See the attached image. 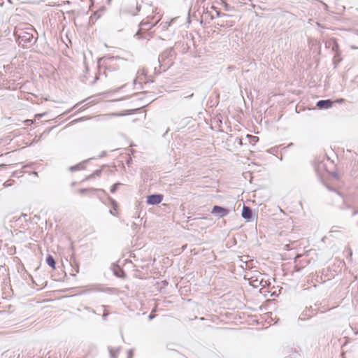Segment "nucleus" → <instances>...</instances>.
Masks as SVG:
<instances>
[{"mask_svg": "<svg viewBox=\"0 0 358 358\" xmlns=\"http://www.w3.org/2000/svg\"><path fill=\"white\" fill-rule=\"evenodd\" d=\"M16 36L20 43H23L24 46L31 47L36 43L38 34L35 29L30 26L24 29L17 31Z\"/></svg>", "mask_w": 358, "mask_h": 358, "instance_id": "1", "label": "nucleus"}, {"mask_svg": "<svg viewBox=\"0 0 358 358\" xmlns=\"http://www.w3.org/2000/svg\"><path fill=\"white\" fill-rule=\"evenodd\" d=\"M174 57V50L173 48H170L159 55L158 62L160 64L161 66H164L165 68L168 69L172 65Z\"/></svg>", "mask_w": 358, "mask_h": 358, "instance_id": "2", "label": "nucleus"}, {"mask_svg": "<svg viewBox=\"0 0 358 358\" xmlns=\"http://www.w3.org/2000/svg\"><path fill=\"white\" fill-rule=\"evenodd\" d=\"M229 210L220 206H214L212 208L211 213L213 214L217 218H222L226 217L229 213Z\"/></svg>", "mask_w": 358, "mask_h": 358, "instance_id": "3", "label": "nucleus"}, {"mask_svg": "<svg viewBox=\"0 0 358 358\" xmlns=\"http://www.w3.org/2000/svg\"><path fill=\"white\" fill-rule=\"evenodd\" d=\"M164 196L160 194H150L147 196L146 202L149 205H157L163 200Z\"/></svg>", "mask_w": 358, "mask_h": 358, "instance_id": "4", "label": "nucleus"}, {"mask_svg": "<svg viewBox=\"0 0 358 358\" xmlns=\"http://www.w3.org/2000/svg\"><path fill=\"white\" fill-rule=\"evenodd\" d=\"M158 22H156L154 24H151L150 22L148 21H142L141 23H140V28L138 30V31L136 33L135 36H140L141 35V33L143 32V31H148V30H150L152 27L155 26L157 24V23Z\"/></svg>", "mask_w": 358, "mask_h": 358, "instance_id": "5", "label": "nucleus"}, {"mask_svg": "<svg viewBox=\"0 0 358 358\" xmlns=\"http://www.w3.org/2000/svg\"><path fill=\"white\" fill-rule=\"evenodd\" d=\"M334 101L331 99L320 100L317 102L316 106L321 110L328 109L332 107Z\"/></svg>", "mask_w": 358, "mask_h": 358, "instance_id": "6", "label": "nucleus"}, {"mask_svg": "<svg viewBox=\"0 0 358 358\" xmlns=\"http://www.w3.org/2000/svg\"><path fill=\"white\" fill-rule=\"evenodd\" d=\"M242 217L248 222L252 220V210L250 207L243 205L242 210Z\"/></svg>", "mask_w": 358, "mask_h": 358, "instance_id": "7", "label": "nucleus"}, {"mask_svg": "<svg viewBox=\"0 0 358 358\" xmlns=\"http://www.w3.org/2000/svg\"><path fill=\"white\" fill-rule=\"evenodd\" d=\"M315 314V310H313L311 308H306L305 310L299 316V320H306V317H311L313 315Z\"/></svg>", "mask_w": 358, "mask_h": 358, "instance_id": "8", "label": "nucleus"}, {"mask_svg": "<svg viewBox=\"0 0 358 358\" xmlns=\"http://www.w3.org/2000/svg\"><path fill=\"white\" fill-rule=\"evenodd\" d=\"M46 264L52 268H55L56 262L54 257L51 255H48L45 259Z\"/></svg>", "mask_w": 358, "mask_h": 358, "instance_id": "9", "label": "nucleus"}, {"mask_svg": "<svg viewBox=\"0 0 358 358\" xmlns=\"http://www.w3.org/2000/svg\"><path fill=\"white\" fill-rule=\"evenodd\" d=\"M136 36L137 37L138 39L143 38V39L150 40V38L153 36V33L143 31L141 33L140 36Z\"/></svg>", "mask_w": 358, "mask_h": 358, "instance_id": "10", "label": "nucleus"}, {"mask_svg": "<svg viewBox=\"0 0 358 358\" xmlns=\"http://www.w3.org/2000/svg\"><path fill=\"white\" fill-rule=\"evenodd\" d=\"M101 13H103V10L94 12L90 16V20L92 22L96 21L101 17Z\"/></svg>", "mask_w": 358, "mask_h": 358, "instance_id": "11", "label": "nucleus"}, {"mask_svg": "<svg viewBox=\"0 0 358 358\" xmlns=\"http://www.w3.org/2000/svg\"><path fill=\"white\" fill-rule=\"evenodd\" d=\"M113 273L115 276L118 278H124L125 275L124 271L120 267H117V268L114 269Z\"/></svg>", "mask_w": 358, "mask_h": 358, "instance_id": "12", "label": "nucleus"}, {"mask_svg": "<svg viewBox=\"0 0 358 358\" xmlns=\"http://www.w3.org/2000/svg\"><path fill=\"white\" fill-rule=\"evenodd\" d=\"M119 350H120L119 348H117L115 350L113 348L108 347V350H109L110 357L112 358H117V354L118 353Z\"/></svg>", "mask_w": 358, "mask_h": 358, "instance_id": "13", "label": "nucleus"}, {"mask_svg": "<svg viewBox=\"0 0 358 358\" xmlns=\"http://www.w3.org/2000/svg\"><path fill=\"white\" fill-rule=\"evenodd\" d=\"M96 189H94V188H83V189H79V192L80 194H86L87 192H96Z\"/></svg>", "mask_w": 358, "mask_h": 358, "instance_id": "14", "label": "nucleus"}, {"mask_svg": "<svg viewBox=\"0 0 358 358\" xmlns=\"http://www.w3.org/2000/svg\"><path fill=\"white\" fill-rule=\"evenodd\" d=\"M171 25V22H162L159 24V27L162 30H166Z\"/></svg>", "mask_w": 358, "mask_h": 358, "instance_id": "15", "label": "nucleus"}, {"mask_svg": "<svg viewBox=\"0 0 358 358\" xmlns=\"http://www.w3.org/2000/svg\"><path fill=\"white\" fill-rule=\"evenodd\" d=\"M83 168V166L81 164H79L76 166H70L69 170L73 172V171L80 170Z\"/></svg>", "mask_w": 358, "mask_h": 358, "instance_id": "16", "label": "nucleus"}, {"mask_svg": "<svg viewBox=\"0 0 358 358\" xmlns=\"http://www.w3.org/2000/svg\"><path fill=\"white\" fill-rule=\"evenodd\" d=\"M121 185H122V183H120V182L115 183V184H114L113 185H112V186H111V187H110V192H111V193H115V192L117 191V188H118L120 186H121Z\"/></svg>", "mask_w": 358, "mask_h": 358, "instance_id": "17", "label": "nucleus"}, {"mask_svg": "<svg viewBox=\"0 0 358 358\" xmlns=\"http://www.w3.org/2000/svg\"><path fill=\"white\" fill-rule=\"evenodd\" d=\"M332 50L336 52L335 57H336L339 55V53H338V44L336 41L334 42V45L332 46Z\"/></svg>", "mask_w": 358, "mask_h": 358, "instance_id": "18", "label": "nucleus"}, {"mask_svg": "<svg viewBox=\"0 0 358 358\" xmlns=\"http://www.w3.org/2000/svg\"><path fill=\"white\" fill-rule=\"evenodd\" d=\"M109 199H110V201L111 202V204L113 206L114 210H116V208L117 207V203L116 201L114 200L113 199H112L111 197H109Z\"/></svg>", "mask_w": 358, "mask_h": 358, "instance_id": "19", "label": "nucleus"}, {"mask_svg": "<svg viewBox=\"0 0 358 358\" xmlns=\"http://www.w3.org/2000/svg\"><path fill=\"white\" fill-rule=\"evenodd\" d=\"M101 173V170H96L95 171L92 175H91V177L93 178V177H95V176H100Z\"/></svg>", "mask_w": 358, "mask_h": 358, "instance_id": "20", "label": "nucleus"}, {"mask_svg": "<svg viewBox=\"0 0 358 358\" xmlns=\"http://www.w3.org/2000/svg\"><path fill=\"white\" fill-rule=\"evenodd\" d=\"M140 9H141V7L138 6H136V11H134V12H129V13H131V15H136L138 13V12H139Z\"/></svg>", "mask_w": 358, "mask_h": 358, "instance_id": "21", "label": "nucleus"}, {"mask_svg": "<svg viewBox=\"0 0 358 358\" xmlns=\"http://www.w3.org/2000/svg\"><path fill=\"white\" fill-rule=\"evenodd\" d=\"M216 15H217V17H226V16H228L227 14L222 13L220 11L217 10H216Z\"/></svg>", "mask_w": 358, "mask_h": 358, "instance_id": "22", "label": "nucleus"}, {"mask_svg": "<svg viewBox=\"0 0 358 358\" xmlns=\"http://www.w3.org/2000/svg\"><path fill=\"white\" fill-rule=\"evenodd\" d=\"M85 119V117H80V118L74 120L71 122H70V124H75L76 122H81V121H83Z\"/></svg>", "mask_w": 358, "mask_h": 358, "instance_id": "23", "label": "nucleus"}, {"mask_svg": "<svg viewBox=\"0 0 358 358\" xmlns=\"http://www.w3.org/2000/svg\"><path fill=\"white\" fill-rule=\"evenodd\" d=\"M223 3L226 10H229L231 9V7L228 3H227L224 1L223 2Z\"/></svg>", "mask_w": 358, "mask_h": 358, "instance_id": "24", "label": "nucleus"}, {"mask_svg": "<svg viewBox=\"0 0 358 358\" xmlns=\"http://www.w3.org/2000/svg\"><path fill=\"white\" fill-rule=\"evenodd\" d=\"M205 15L206 16L209 17L211 20L214 19V15H212L210 12H206Z\"/></svg>", "mask_w": 358, "mask_h": 358, "instance_id": "25", "label": "nucleus"}, {"mask_svg": "<svg viewBox=\"0 0 358 358\" xmlns=\"http://www.w3.org/2000/svg\"><path fill=\"white\" fill-rule=\"evenodd\" d=\"M24 122L26 123V125H31L34 123V121L31 120H27L24 121Z\"/></svg>", "mask_w": 358, "mask_h": 358, "instance_id": "26", "label": "nucleus"}, {"mask_svg": "<svg viewBox=\"0 0 358 358\" xmlns=\"http://www.w3.org/2000/svg\"><path fill=\"white\" fill-rule=\"evenodd\" d=\"M89 104H90V102H88V103H85L83 107H81V108L79 109V110H78V111H81V110H84V109L87 108Z\"/></svg>", "mask_w": 358, "mask_h": 358, "instance_id": "27", "label": "nucleus"}, {"mask_svg": "<svg viewBox=\"0 0 358 358\" xmlns=\"http://www.w3.org/2000/svg\"><path fill=\"white\" fill-rule=\"evenodd\" d=\"M133 356V350H129L128 351V358H131Z\"/></svg>", "mask_w": 358, "mask_h": 358, "instance_id": "28", "label": "nucleus"}, {"mask_svg": "<svg viewBox=\"0 0 358 358\" xmlns=\"http://www.w3.org/2000/svg\"><path fill=\"white\" fill-rule=\"evenodd\" d=\"M193 96H194V93H192V94H189L187 96H185L184 99H190V98H192Z\"/></svg>", "mask_w": 358, "mask_h": 358, "instance_id": "29", "label": "nucleus"}, {"mask_svg": "<svg viewBox=\"0 0 358 358\" xmlns=\"http://www.w3.org/2000/svg\"><path fill=\"white\" fill-rule=\"evenodd\" d=\"M108 315V313H104L102 315V317L103 319V320H106V318H107V316Z\"/></svg>", "mask_w": 358, "mask_h": 358, "instance_id": "30", "label": "nucleus"}, {"mask_svg": "<svg viewBox=\"0 0 358 358\" xmlns=\"http://www.w3.org/2000/svg\"><path fill=\"white\" fill-rule=\"evenodd\" d=\"M106 155V152L105 151H103L101 155H100V157H105Z\"/></svg>", "mask_w": 358, "mask_h": 358, "instance_id": "31", "label": "nucleus"}, {"mask_svg": "<svg viewBox=\"0 0 358 358\" xmlns=\"http://www.w3.org/2000/svg\"><path fill=\"white\" fill-rule=\"evenodd\" d=\"M154 317H155V315H152V314H150V315L148 316V319H149L150 320H152Z\"/></svg>", "mask_w": 358, "mask_h": 358, "instance_id": "32", "label": "nucleus"}, {"mask_svg": "<svg viewBox=\"0 0 358 358\" xmlns=\"http://www.w3.org/2000/svg\"><path fill=\"white\" fill-rule=\"evenodd\" d=\"M43 115V114H37L36 115V117L39 119L40 117H41Z\"/></svg>", "mask_w": 358, "mask_h": 358, "instance_id": "33", "label": "nucleus"}, {"mask_svg": "<svg viewBox=\"0 0 358 358\" xmlns=\"http://www.w3.org/2000/svg\"><path fill=\"white\" fill-rule=\"evenodd\" d=\"M357 214H358V210H354V212L352 213V215L355 216Z\"/></svg>", "mask_w": 358, "mask_h": 358, "instance_id": "34", "label": "nucleus"}, {"mask_svg": "<svg viewBox=\"0 0 358 358\" xmlns=\"http://www.w3.org/2000/svg\"><path fill=\"white\" fill-rule=\"evenodd\" d=\"M336 101L338 103H341L343 101V99H337Z\"/></svg>", "mask_w": 358, "mask_h": 358, "instance_id": "35", "label": "nucleus"}, {"mask_svg": "<svg viewBox=\"0 0 358 358\" xmlns=\"http://www.w3.org/2000/svg\"><path fill=\"white\" fill-rule=\"evenodd\" d=\"M155 71L156 74L160 73V71H157L156 68H155Z\"/></svg>", "mask_w": 358, "mask_h": 358, "instance_id": "36", "label": "nucleus"}, {"mask_svg": "<svg viewBox=\"0 0 358 358\" xmlns=\"http://www.w3.org/2000/svg\"><path fill=\"white\" fill-rule=\"evenodd\" d=\"M98 80V76H96L93 83H95Z\"/></svg>", "mask_w": 358, "mask_h": 358, "instance_id": "37", "label": "nucleus"}, {"mask_svg": "<svg viewBox=\"0 0 358 358\" xmlns=\"http://www.w3.org/2000/svg\"><path fill=\"white\" fill-rule=\"evenodd\" d=\"M81 103H82V102H80V103H79L76 104V106H74V108L77 107L78 105H80V104H81Z\"/></svg>", "mask_w": 358, "mask_h": 358, "instance_id": "38", "label": "nucleus"}, {"mask_svg": "<svg viewBox=\"0 0 358 358\" xmlns=\"http://www.w3.org/2000/svg\"><path fill=\"white\" fill-rule=\"evenodd\" d=\"M253 138H253V141H255V138H257V137H256V136H253Z\"/></svg>", "mask_w": 358, "mask_h": 358, "instance_id": "39", "label": "nucleus"}, {"mask_svg": "<svg viewBox=\"0 0 358 358\" xmlns=\"http://www.w3.org/2000/svg\"><path fill=\"white\" fill-rule=\"evenodd\" d=\"M253 138H253V141H255V138H257V137H256V136H253Z\"/></svg>", "mask_w": 358, "mask_h": 358, "instance_id": "40", "label": "nucleus"}, {"mask_svg": "<svg viewBox=\"0 0 358 358\" xmlns=\"http://www.w3.org/2000/svg\"><path fill=\"white\" fill-rule=\"evenodd\" d=\"M130 161H131V159H129V160H128L127 164H129Z\"/></svg>", "mask_w": 358, "mask_h": 358, "instance_id": "41", "label": "nucleus"}, {"mask_svg": "<svg viewBox=\"0 0 358 358\" xmlns=\"http://www.w3.org/2000/svg\"><path fill=\"white\" fill-rule=\"evenodd\" d=\"M130 161H131V159H129V160H128L127 164H129Z\"/></svg>", "mask_w": 358, "mask_h": 358, "instance_id": "42", "label": "nucleus"}, {"mask_svg": "<svg viewBox=\"0 0 358 358\" xmlns=\"http://www.w3.org/2000/svg\"><path fill=\"white\" fill-rule=\"evenodd\" d=\"M89 99H85L83 102L87 101Z\"/></svg>", "mask_w": 358, "mask_h": 358, "instance_id": "43", "label": "nucleus"}, {"mask_svg": "<svg viewBox=\"0 0 358 358\" xmlns=\"http://www.w3.org/2000/svg\"><path fill=\"white\" fill-rule=\"evenodd\" d=\"M110 213L113 215V211L111 210H110Z\"/></svg>", "mask_w": 358, "mask_h": 358, "instance_id": "44", "label": "nucleus"}, {"mask_svg": "<svg viewBox=\"0 0 358 358\" xmlns=\"http://www.w3.org/2000/svg\"><path fill=\"white\" fill-rule=\"evenodd\" d=\"M19 357H20V354H18V355H17V358H19Z\"/></svg>", "mask_w": 358, "mask_h": 358, "instance_id": "45", "label": "nucleus"}, {"mask_svg": "<svg viewBox=\"0 0 358 358\" xmlns=\"http://www.w3.org/2000/svg\"><path fill=\"white\" fill-rule=\"evenodd\" d=\"M285 358H291V357H285Z\"/></svg>", "mask_w": 358, "mask_h": 358, "instance_id": "46", "label": "nucleus"}]
</instances>
